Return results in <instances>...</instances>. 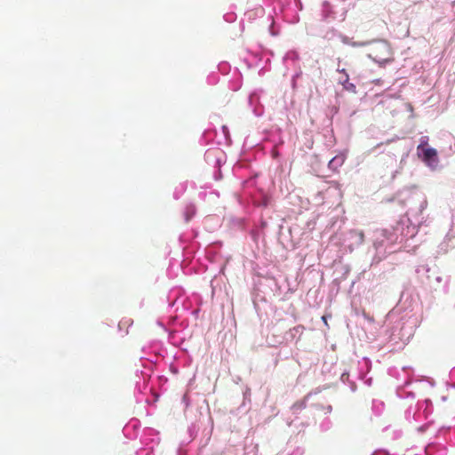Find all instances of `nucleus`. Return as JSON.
Returning <instances> with one entry per match:
<instances>
[{"label":"nucleus","instance_id":"1","mask_svg":"<svg viewBox=\"0 0 455 455\" xmlns=\"http://www.w3.org/2000/svg\"><path fill=\"white\" fill-rule=\"evenodd\" d=\"M370 57L380 64L386 63L392 59V52L386 41L377 43L371 50Z\"/></svg>","mask_w":455,"mask_h":455},{"label":"nucleus","instance_id":"2","mask_svg":"<svg viewBox=\"0 0 455 455\" xmlns=\"http://www.w3.org/2000/svg\"><path fill=\"white\" fill-rule=\"evenodd\" d=\"M419 157L429 167H435L438 164L437 151L432 148L421 150Z\"/></svg>","mask_w":455,"mask_h":455},{"label":"nucleus","instance_id":"3","mask_svg":"<svg viewBox=\"0 0 455 455\" xmlns=\"http://www.w3.org/2000/svg\"><path fill=\"white\" fill-rule=\"evenodd\" d=\"M428 137L424 136L420 139V143L417 147V153L418 156H420V151L424 150L425 148H427L428 147Z\"/></svg>","mask_w":455,"mask_h":455},{"label":"nucleus","instance_id":"4","mask_svg":"<svg viewBox=\"0 0 455 455\" xmlns=\"http://www.w3.org/2000/svg\"><path fill=\"white\" fill-rule=\"evenodd\" d=\"M343 162H344V157H343V156H335V157H333V158L330 161L329 165H330V166H332V165H334V164H338L341 165V164H343Z\"/></svg>","mask_w":455,"mask_h":455},{"label":"nucleus","instance_id":"5","mask_svg":"<svg viewBox=\"0 0 455 455\" xmlns=\"http://www.w3.org/2000/svg\"><path fill=\"white\" fill-rule=\"evenodd\" d=\"M358 235H359V237H360L361 241H363V237H364L363 233L362 231H360L358 233Z\"/></svg>","mask_w":455,"mask_h":455},{"label":"nucleus","instance_id":"6","mask_svg":"<svg viewBox=\"0 0 455 455\" xmlns=\"http://www.w3.org/2000/svg\"><path fill=\"white\" fill-rule=\"evenodd\" d=\"M322 319L327 324V320H326V317L324 315L322 317Z\"/></svg>","mask_w":455,"mask_h":455}]
</instances>
